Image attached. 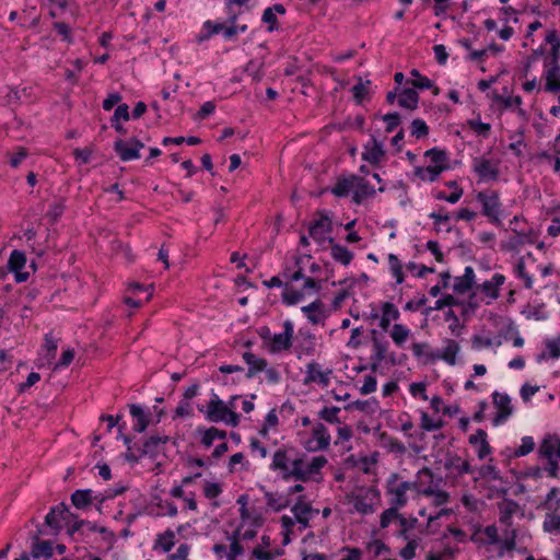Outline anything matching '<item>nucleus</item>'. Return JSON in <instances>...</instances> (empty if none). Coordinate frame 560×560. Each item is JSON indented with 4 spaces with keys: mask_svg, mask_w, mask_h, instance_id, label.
Wrapping results in <instances>:
<instances>
[{
    "mask_svg": "<svg viewBox=\"0 0 560 560\" xmlns=\"http://www.w3.org/2000/svg\"><path fill=\"white\" fill-rule=\"evenodd\" d=\"M241 12H230L224 22H214L207 20L203 22L202 27L196 36V42L201 44L209 40L211 37L218 34H222L224 40L236 42L238 34L236 32V21H238Z\"/></svg>",
    "mask_w": 560,
    "mask_h": 560,
    "instance_id": "f257e3e1",
    "label": "nucleus"
},
{
    "mask_svg": "<svg viewBox=\"0 0 560 560\" xmlns=\"http://www.w3.org/2000/svg\"><path fill=\"white\" fill-rule=\"evenodd\" d=\"M476 199L481 203V214L488 218V221L498 226L503 228V223L500 219L501 214V200L498 190H486L479 191Z\"/></svg>",
    "mask_w": 560,
    "mask_h": 560,
    "instance_id": "f03ea898",
    "label": "nucleus"
},
{
    "mask_svg": "<svg viewBox=\"0 0 560 560\" xmlns=\"http://www.w3.org/2000/svg\"><path fill=\"white\" fill-rule=\"evenodd\" d=\"M198 411L205 413L210 422H222L231 407L221 400L217 394H212V398L207 402L206 409L203 405L197 406Z\"/></svg>",
    "mask_w": 560,
    "mask_h": 560,
    "instance_id": "7ed1b4c3",
    "label": "nucleus"
},
{
    "mask_svg": "<svg viewBox=\"0 0 560 560\" xmlns=\"http://www.w3.org/2000/svg\"><path fill=\"white\" fill-rule=\"evenodd\" d=\"M67 513H69V506L65 502L51 506L49 512L46 514L44 525L49 527L50 533L54 536L60 534L63 528L62 523L67 521Z\"/></svg>",
    "mask_w": 560,
    "mask_h": 560,
    "instance_id": "20e7f679",
    "label": "nucleus"
},
{
    "mask_svg": "<svg viewBox=\"0 0 560 560\" xmlns=\"http://www.w3.org/2000/svg\"><path fill=\"white\" fill-rule=\"evenodd\" d=\"M25 265H26L25 253L22 250H19V249H14L10 254V257L8 259L7 269H8V271L14 273L16 283L25 282L30 277L28 272L22 271V269L25 267Z\"/></svg>",
    "mask_w": 560,
    "mask_h": 560,
    "instance_id": "39448f33",
    "label": "nucleus"
},
{
    "mask_svg": "<svg viewBox=\"0 0 560 560\" xmlns=\"http://www.w3.org/2000/svg\"><path fill=\"white\" fill-rule=\"evenodd\" d=\"M364 151L361 154L363 161L370 163L372 166H378L386 155L383 143L374 136L364 144Z\"/></svg>",
    "mask_w": 560,
    "mask_h": 560,
    "instance_id": "423d86ee",
    "label": "nucleus"
},
{
    "mask_svg": "<svg viewBox=\"0 0 560 560\" xmlns=\"http://www.w3.org/2000/svg\"><path fill=\"white\" fill-rule=\"evenodd\" d=\"M472 171L481 180H498L500 170L498 163L493 164L491 160L486 158H475L472 162Z\"/></svg>",
    "mask_w": 560,
    "mask_h": 560,
    "instance_id": "0eeeda50",
    "label": "nucleus"
},
{
    "mask_svg": "<svg viewBox=\"0 0 560 560\" xmlns=\"http://www.w3.org/2000/svg\"><path fill=\"white\" fill-rule=\"evenodd\" d=\"M398 479L399 474L393 472L386 481V493L392 495L389 504L392 506H396L397 510L405 506L408 502L406 492L399 487V485L396 486Z\"/></svg>",
    "mask_w": 560,
    "mask_h": 560,
    "instance_id": "6e6552de",
    "label": "nucleus"
},
{
    "mask_svg": "<svg viewBox=\"0 0 560 560\" xmlns=\"http://www.w3.org/2000/svg\"><path fill=\"white\" fill-rule=\"evenodd\" d=\"M539 455L548 460V476L551 478L559 477V464L555 458V445L551 441V435H547L540 443Z\"/></svg>",
    "mask_w": 560,
    "mask_h": 560,
    "instance_id": "1a4fd4ad",
    "label": "nucleus"
},
{
    "mask_svg": "<svg viewBox=\"0 0 560 560\" xmlns=\"http://www.w3.org/2000/svg\"><path fill=\"white\" fill-rule=\"evenodd\" d=\"M492 398L494 406L498 408V412L493 418V424L498 425L513 413V406L511 405V398L508 394L494 392Z\"/></svg>",
    "mask_w": 560,
    "mask_h": 560,
    "instance_id": "9d476101",
    "label": "nucleus"
},
{
    "mask_svg": "<svg viewBox=\"0 0 560 560\" xmlns=\"http://www.w3.org/2000/svg\"><path fill=\"white\" fill-rule=\"evenodd\" d=\"M32 547L30 558L39 559L45 558L46 560L50 559L54 556V542L51 540H42L38 538V535H32Z\"/></svg>",
    "mask_w": 560,
    "mask_h": 560,
    "instance_id": "9b49d317",
    "label": "nucleus"
},
{
    "mask_svg": "<svg viewBox=\"0 0 560 560\" xmlns=\"http://www.w3.org/2000/svg\"><path fill=\"white\" fill-rule=\"evenodd\" d=\"M287 9L282 3H276L272 7H268L264 10L261 21L267 24V31L272 33L280 28V24L277 14H285Z\"/></svg>",
    "mask_w": 560,
    "mask_h": 560,
    "instance_id": "f8f14e48",
    "label": "nucleus"
},
{
    "mask_svg": "<svg viewBox=\"0 0 560 560\" xmlns=\"http://www.w3.org/2000/svg\"><path fill=\"white\" fill-rule=\"evenodd\" d=\"M315 215L317 218L308 225V234L318 245H323L328 241L329 236L322 235L319 232L324 229V224L326 222L324 221V218L328 217V212L326 210H316Z\"/></svg>",
    "mask_w": 560,
    "mask_h": 560,
    "instance_id": "ddd939ff",
    "label": "nucleus"
},
{
    "mask_svg": "<svg viewBox=\"0 0 560 560\" xmlns=\"http://www.w3.org/2000/svg\"><path fill=\"white\" fill-rule=\"evenodd\" d=\"M475 270L471 266L465 268L464 275L455 278L453 291L456 294H465L476 285Z\"/></svg>",
    "mask_w": 560,
    "mask_h": 560,
    "instance_id": "4468645a",
    "label": "nucleus"
},
{
    "mask_svg": "<svg viewBox=\"0 0 560 560\" xmlns=\"http://www.w3.org/2000/svg\"><path fill=\"white\" fill-rule=\"evenodd\" d=\"M353 179L355 180V190L352 195V201L355 205H361L365 198L373 197L375 195L376 190L364 177L353 174Z\"/></svg>",
    "mask_w": 560,
    "mask_h": 560,
    "instance_id": "2eb2a0df",
    "label": "nucleus"
},
{
    "mask_svg": "<svg viewBox=\"0 0 560 560\" xmlns=\"http://www.w3.org/2000/svg\"><path fill=\"white\" fill-rule=\"evenodd\" d=\"M170 441L168 435H151L147 438L143 443L145 446L144 454H148V457L152 460H155L159 454L162 451V447L167 444Z\"/></svg>",
    "mask_w": 560,
    "mask_h": 560,
    "instance_id": "dca6fc26",
    "label": "nucleus"
},
{
    "mask_svg": "<svg viewBox=\"0 0 560 560\" xmlns=\"http://www.w3.org/2000/svg\"><path fill=\"white\" fill-rule=\"evenodd\" d=\"M128 407L131 417L137 420L132 428L133 431L137 433H143L150 424L151 412H145L139 405L136 404H130Z\"/></svg>",
    "mask_w": 560,
    "mask_h": 560,
    "instance_id": "f3484780",
    "label": "nucleus"
},
{
    "mask_svg": "<svg viewBox=\"0 0 560 560\" xmlns=\"http://www.w3.org/2000/svg\"><path fill=\"white\" fill-rule=\"evenodd\" d=\"M447 346L444 348L443 352L434 353V352H428V359L430 361H435L436 359H442L450 365H454L456 363V355L459 351V345L452 339H447Z\"/></svg>",
    "mask_w": 560,
    "mask_h": 560,
    "instance_id": "a211bd4d",
    "label": "nucleus"
},
{
    "mask_svg": "<svg viewBox=\"0 0 560 560\" xmlns=\"http://www.w3.org/2000/svg\"><path fill=\"white\" fill-rule=\"evenodd\" d=\"M327 242L331 250V257L343 266L350 265L354 257L353 253L346 246L337 243L334 237H328Z\"/></svg>",
    "mask_w": 560,
    "mask_h": 560,
    "instance_id": "6ab92c4d",
    "label": "nucleus"
},
{
    "mask_svg": "<svg viewBox=\"0 0 560 560\" xmlns=\"http://www.w3.org/2000/svg\"><path fill=\"white\" fill-rule=\"evenodd\" d=\"M243 360L248 365L246 377L252 378L257 373L266 370L268 362L264 358H257L253 352L246 351L243 353Z\"/></svg>",
    "mask_w": 560,
    "mask_h": 560,
    "instance_id": "aec40b11",
    "label": "nucleus"
},
{
    "mask_svg": "<svg viewBox=\"0 0 560 560\" xmlns=\"http://www.w3.org/2000/svg\"><path fill=\"white\" fill-rule=\"evenodd\" d=\"M419 100V93L415 88H405L399 91L397 102L400 107L415 110L418 108Z\"/></svg>",
    "mask_w": 560,
    "mask_h": 560,
    "instance_id": "412c9836",
    "label": "nucleus"
},
{
    "mask_svg": "<svg viewBox=\"0 0 560 560\" xmlns=\"http://www.w3.org/2000/svg\"><path fill=\"white\" fill-rule=\"evenodd\" d=\"M301 311L306 315L308 322L313 325H317L320 323L322 318H325L327 315L325 314V305L320 299H316L311 304L302 306Z\"/></svg>",
    "mask_w": 560,
    "mask_h": 560,
    "instance_id": "4be33fe9",
    "label": "nucleus"
},
{
    "mask_svg": "<svg viewBox=\"0 0 560 560\" xmlns=\"http://www.w3.org/2000/svg\"><path fill=\"white\" fill-rule=\"evenodd\" d=\"M505 282V276L502 273H494L492 279L485 281L477 288L480 289L487 296L497 300L500 296V287Z\"/></svg>",
    "mask_w": 560,
    "mask_h": 560,
    "instance_id": "5701e85b",
    "label": "nucleus"
},
{
    "mask_svg": "<svg viewBox=\"0 0 560 560\" xmlns=\"http://www.w3.org/2000/svg\"><path fill=\"white\" fill-rule=\"evenodd\" d=\"M462 458L456 453L447 452L444 463L445 469L456 468L457 475L463 476L464 474H471L474 471L472 466L468 460L462 462Z\"/></svg>",
    "mask_w": 560,
    "mask_h": 560,
    "instance_id": "b1692460",
    "label": "nucleus"
},
{
    "mask_svg": "<svg viewBox=\"0 0 560 560\" xmlns=\"http://www.w3.org/2000/svg\"><path fill=\"white\" fill-rule=\"evenodd\" d=\"M544 90L549 93L560 92V66L559 62L550 63L546 71V84Z\"/></svg>",
    "mask_w": 560,
    "mask_h": 560,
    "instance_id": "393cba45",
    "label": "nucleus"
},
{
    "mask_svg": "<svg viewBox=\"0 0 560 560\" xmlns=\"http://www.w3.org/2000/svg\"><path fill=\"white\" fill-rule=\"evenodd\" d=\"M498 508L500 523L506 526H511L512 517L518 509L517 502L512 499H504L502 502L498 503Z\"/></svg>",
    "mask_w": 560,
    "mask_h": 560,
    "instance_id": "a878e982",
    "label": "nucleus"
},
{
    "mask_svg": "<svg viewBox=\"0 0 560 560\" xmlns=\"http://www.w3.org/2000/svg\"><path fill=\"white\" fill-rule=\"evenodd\" d=\"M114 151L119 156V159L124 162L137 160L140 158V153L136 151V148H132L128 141L122 139H117L114 142Z\"/></svg>",
    "mask_w": 560,
    "mask_h": 560,
    "instance_id": "bb28decb",
    "label": "nucleus"
},
{
    "mask_svg": "<svg viewBox=\"0 0 560 560\" xmlns=\"http://www.w3.org/2000/svg\"><path fill=\"white\" fill-rule=\"evenodd\" d=\"M444 171H445L444 166H432V165H428L425 167L416 166L413 170V175L423 182L433 183V182L438 180L439 176Z\"/></svg>",
    "mask_w": 560,
    "mask_h": 560,
    "instance_id": "cd10ccee",
    "label": "nucleus"
},
{
    "mask_svg": "<svg viewBox=\"0 0 560 560\" xmlns=\"http://www.w3.org/2000/svg\"><path fill=\"white\" fill-rule=\"evenodd\" d=\"M306 376L303 381L305 385H308L314 382H318L323 386H327L329 383V378L327 376L328 373H331L329 370L327 373H323L318 370V364L316 362H311L307 364Z\"/></svg>",
    "mask_w": 560,
    "mask_h": 560,
    "instance_id": "c85d7f7f",
    "label": "nucleus"
},
{
    "mask_svg": "<svg viewBox=\"0 0 560 560\" xmlns=\"http://www.w3.org/2000/svg\"><path fill=\"white\" fill-rule=\"evenodd\" d=\"M72 505L78 510H85L93 502V491L91 489H78L70 497Z\"/></svg>",
    "mask_w": 560,
    "mask_h": 560,
    "instance_id": "c756f323",
    "label": "nucleus"
},
{
    "mask_svg": "<svg viewBox=\"0 0 560 560\" xmlns=\"http://www.w3.org/2000/svg\"><path fill=\"white\" fill-rule=\"evenodd\" d=\"M303 457L293 459L292 468L288 466V471L282 474V479L289 481L291 478H294L301 482H307L308 477L305 475V469H303Z\"/></svg>",
    "mask_w": 560,
    "mask_h": 560,
    "instance_id": "7c9ffc66",
    "label": "nucleus"
},
{
    "mask_svg": "<svg viewBox=\"0 0 560 560\" xmlns=\"http://www.w3.org/2000/svg\"><path fill=\"white\" fill-rule=\"evenodd\" d=\"M299 336H301L303 339L296 347V352L299 353V357L301 354L312 355L315 352V335L311 331H304L303 329L299 330Z\"/></svg>",
    "mask_w": 560,
    "mask_h": 560,
    "instance_id": "2f4dec72",
    "label": "nucleus"
},
{
    "mask_svg": "<svg viewBox=\"0 0 560 560\" xmlns=\"http://www.w3.org/2000/svg\"><path fill=\"white\" fill-rule=\"evenodd\" d=\"M545 40L551 45L549 51L550 63H557L560 57V35L558 31L556 28L548 30Z\"/></svg>",
    "mask_w": 560,
    "mask_h": 560,
    "instance_id": "473e14b6",
    "label": "nucleus"
},
{
    "mask_svg": "<svg viewBox=\"0 0 560 560\" xmlns=\"http://www.w3.org/2000/svg\"><path fill=\"white\" fill-rule=\"evenodd\" d=\"M373 345V355L371 357V364H370V369L372 372H376L378 370V366H380V363L385 359L386 357V351H387V348H388V342L387 341H382V340H374V342H372Z\"/></svg>",
    "mask_w": 560,
    "mask_h": 560,
    "instance_id": "72a5a7b5",
    "label": "nucleus"
},
{
    "mask_svg": "<svg viewBox=\"0 0 560 560\" xmlns=\"http://www.w3.org/2000/svg\"><path fill=\"white\" fill-rule=\"evenodd\" d=\"M174 546L175 533L167 528L164 533L158 535L153 545V550L161 549L163 552H170Z\"/></svg>",
    "mask_w": 560,
    "mask_h": 560,
    "instance_id": "f704fd0d",
    "label": "nucleus"
},
{
    "mask_svg": "<svg viewBox=\"0 0 560 560\" xmlns=\"http://www.w3.org/2000/svg\"><path fill=\"white\" fill-rule=\"evenodd\" d=\"M357 84L352 86L351 92L353 93V100L358 105H362L365 100H370L368 88L371 85V81L366 80L363 82L360 75L355 77Z\"/></svg>",
    "mask_w": 560,
    "mask_h": 560,
    "instance_id": "c9c22d12",
    "label": "nucleus"
},
{
    "mask_svg": "<svg viewBox=\"0 0 560 560\" xmlns=\"http://www.w3.org/2000/svg\"><path fill=\"white\" fill-rule=\"evenodd\" d=\"M355 180L353 174L349 177L341 176L337 179L336 185L330 189V192L338 198L347 197L352 187H354Z\"/></svg>",
    "mask_w": 560,
    "mask_h": 560,
    "instance_id": "e433bc0d",
    "label": "nucleus"
},
{
    "mask_svg": "<svg viewBox=\"0 0 560 560\" xmlns=\"http://www.w3.org/2000/svg\"><path fill=\"white\" fill-rule=\"evenodd\" d=\"M312 435L317 442V448L327 450L329 447L331 436L324 423L317 422L313 428Z\"/></svg>",
    "mask_w": 560,
    "mask_h": 560,
    "instance_id": "4c0bfd02",
    "label": "nucleus"
},
{
    "mask_svg": "<svg viewBox=\"0 0 560 560\" xmlns=\"http://www.w3.org/2000/svg\"><path fill=\"white\" fill-rule=\"evenodd\" d=\"M424 156L429 158L433 163L432 166H444L445 171L450 168L447 152L440 148H431L424 152Z\"/></svg>",
    "mask_w": 560,
    "mask_h": 560,
    "instance_id": "58836bf2",
    "label": "nucleus"
},
{
    "mask_svg": "<svg viewBox=\"0 0 560 560\" xmlns=\"http://www.w3.org/2000/svg\"><path fill=\"white\" fill-rule=\"evenodd\" d=\"M380 440L383 445L392 453L402 455L406 453V446L401 441L396 438H393L387 432H382L380 434Z\"/></svg>",
    "mask_w": 560,
    "mask_h": 560,
    "instance_id": "ea45409f",
    "label": "nucleus"
},
{
    "mask_svg": "<svg viewBox=\"0 0 560 560\" xmlns=\"http://www.w3.org/2000/svg\"><path fill=\"white\" fill-rule=\"evenodd\" d=\"M66 210V200L65 198H58L55 200L50 206L48 211L46 212V218L48 219V222L54 225L56 224L59 219L62 217L63 212Z\"/></svg>",
    "mask_w": 560,
    "mask_h": 560,
    "instance_id": "a19ab883",
    "label": "nucleus"
},
{
    "mask_svg": "<svg viewBox=\"0 0 560 560\" xmlns=\"http://www.w3.org/2000/svg\"><path fill=\"white\" fill-rule=\"evenodd\" d=\"M559 493L560 489L558 487H552L538 508L557 512L560 509V498H557Z\"/></svg>",
    "mask_w": 560,
    "mask_h": 560,
    "instance_id": "79ce46f5",
    "label": "nucleus"
},
{
    "mask_svg": "<svg viewBox=\"0 0 560 560\" xmlns=\"http://www.w3.org/2000/svg\"><path fill=\"white\" fill-rule=\"evenodd\" d=\"M292 347V339L285 337L282 332L272 336L269 351L271 353H279L284 350H289Z\"/></svg>",
    "mask_w": 560,
    "mask_h": 560,
    "instance_id": "37998d69",
    "label": "nucleus"
},
{
    "mask_svg": "<svg viewBox=\"0 0 560 560\" xmlns=\"http://www.w3.org/2000/svg\"><path fill=\"white\" fill-rule=\"evenodd\" d=\"M293 514L310 516L311 514H317L318 509H314L310 502H306V497L301 494L296 498L295 504L291 508Z\"/></svg>",
    "mask_w": 560,
    "mask_h": 560,
    "instance_id": "c03bdc74",
    "label": "nucleus"
},
{
    "mask_svg": "<svg viewBox=\"0 0 560 560\" xmlns=\"http://www.w3.org/2000/svg\"><path fill=\"white\" fill-rule=\"evenodd\" d=\"M304 290H295L292 287H290L288 283L284 285V290L281 294L282 302L288 305H295L300 303L304 299Z\"/></svg>",
    "mask_w": 560,
    "mask_h": 560,
    "instance_id": "a18cd8bd",
    "label": "nucleus"
},
{
    "mask_svg": "<svg viewBox=\"0 0 560 560\" xmlns=\"http://www.w3.org/2000/svg\"><path fill=\"white\" fill-rule=\"evenodd\" d=\"M289 457L285 450L279 448L275 452L270 469L280 471L281 475L288 471Z\"/></svg>",
    "mask_w": 560,
    "mask_h": 560,
    "instance_id": "49530a36",
    "label": "nucleus"
},
{
    "mask_svg": "<svg viewBox=\"0 0 560 560\" xmlns=\"http://www.w3.org/2000/svg\"><path fill=\"white\" fill-rule=\"evenodd\" d=\"M410 74L415 78L413 80H407L416 90H427L433 88V81L428 77L422 75L418 69H412Z\"/></svg>",
    "mask_w": 560,
    "mask_h": 560,
    "instance_id": "de8ad7c7",
    "label": "nucleus"
},
{
    "mask_svg": "<svg viewBox=\"0 0 560 560\" xmlns=\"http://www.w3.org/2000/svg\"><path fill=\"white\" fill-rule=\"evenodd\" d=\"M424 497H434V505L439 506L450 501V493L444 490H434L431 486L419 490Z\"/></svg>",
    "mask_w": 560,
    "mask_h": 560,
    "instance_id": "09e8293b",
    "label": "nucleus"
},
{
    "mask_svg": "<svg viewBox=\"0 0 560 560\" xmlns=\"http://www.w3.org/2000/svg\"><path fill=\"white\" fill-rule=\"evenodd\" d=\"M545 54V47L540 46L537 49H533L532 52L526 57L524 63L521 77L526 78L532 69L533 63L539 60L541 56Z\"/></svg>",
    "mask_w": 560,
    "mask_h": 560,
    "instance_id": "8fccbe9b",
    "label": "nucleus"
},
{
    "mask_svg": "<svg viewBox=\"0 0 560 560\" xmlns=\"http://www.w3.org/2000/svg\"><path fill=\"white\" fill-rule=\"evenodd\" d=\"M340 412V408L337 406L324 407L318 412V418L330 423V424H339L341 423L338 413Z\"/></svg>",
    "mask_w": 560,
    "mask_h": 560,
    "instance_id": "3c124183",
    "label": "nucleus"
},
{
    "mask_svg": "<svg viewBox=\"0 0 560 560\" xmlns=\"http://www.w3.org/2000/svg\"><path fill=\"white\" fill-rule=\"evenodd\" d=\"M534 447H535V443H534V440L532 436H524L522 439V444L520 447H517L516 450H514L511 454L508 455L509 458L511 457H523V456H526L527 454H529L530 452L534 451Z\"/></svg>",
    "mask_w": 560,
    "mask_h": 560,
    "instance_id": "603ef678",
    "label": "nucleus"
},
{
    "mask_svg": "<svg viewBox=\"0 0 560 560\" xmlns=\"http://www.w3.org/2000/svg\"><path fill=\"white\" fill-rule=\"evenodd\" d=\"M388 262L390 266V271L396 279V283L401 284L405 281V275L399 258L395 254H389Z\"/></svg>",
    "mask_w": 560,
    "mask_h": 560,
    "instance_id": "864d4df0",
    "label": "nucleus"
},
{
    "mask_svg": "<svg viewBox=\"0 0 560 560\" xmlns=\"http://www.w3.org/2000/svg\"><path fill=\"white\" fill-rule=\"evenodd\" d=\"M328 460L324 455L313 457L311 463L305 468V475L311 480L312 475L320 474L322 468L327 465Z\"/></svg>",
    "mask_w": 560,
    "mask_h": 560,
    "instance_id": "5fc2aeb1",
    "label": "nucleus"
},
{
    "mask_svg": "<svg viewBox=\"0 0 560 560\" xmlns=\"http://www.w3.org/2000/svg\"><path fill=\"white\" fill-rule=\"evenodd\" d=\"M544 530L547 533L560 534V515L557 512L547 513L542 524Z\"/></svg>",
    "mask_w": 560,
    "mask_h": 560,
    "instance_id": "6e6d98bb",
    "label": "nucleus"
},
{
    "mask_svg": "<svg viewBox=\"0 0 560 560\" xmlns=\"http://www.w3.org/2000/svg\"><path fill=\"white\" fill-rule=\"evenodd\" d=\"M429 131V127L423 119L416 118L410 124V135L417 139L427 137Z\"/></svg>",
    "mask_w": 560,
    "mask_h": 560,
    "instance_id": "4d7b16f0",
    "label": "nucleus"
},
{
    "mask_svg": "<svg viewBox=\"0 0 560 560\" xmlns=\"http://www.w3.org/2000/svg\"><path fill=\"white\" fill-rule=\"evenodd\" d=\"M514 273L516 275V277H518V278L524 280V287L526 289H532L533 288V279L526 272L524 257H521L517 260L516 265L514 266Z\"/></svg>",
    "mask_w": 560,
    "mask_h": 560,
    "instance_id": "13d9d810",
    "label": "nucleus"
},
{
    "mask_svg": "<svg viewBox=\"0 0 560 560\" xmlns=\"http://www.w3.org/2000/svg\"><path fill=\"white\" fill-rule=\"evenodd\" d=\"M464 302L452 294H444L441 299L436 300L433 308L436 311L443 310L444 307H453L463 305Z\"/></svg>",
    "mask_w": 560,
    "mask_h": 560,
    "instance_id": "bf43d9fd",
    "label": "nucleus"
},
{
    "mask_svg": "<svg viewBox=\"0 0 560 560\" xmlns=\"http://www.w3.org/2000/svg\"><path fill=\"white\" fill-rule=\"evenodd\" d=\"M84 520H78L75 522H72L70 523L69 521H66L65 522V525L67 527V535L78 541L79 539L75 538V534L78 533L80 536L84 537L85 536V530H84Z\"/></svg>",
    "mask_w": 560,
    "mask_h": 560,
    "instance_id": "052dcab7",
    "label": "nucleus"
},
{
    "mask_svg": "<svg viewBox=\"0 0 560 560\" xmlns=\"http://www.w3.org/2000/svg\"><path fill=\"white\" fill-rule=\"evenodd\" d=\"M410 330L401 324H395L390 331V337L395 345L401 346L409 336Z\"/></svg>",
    "mask_w": 560,
    "mask_h": 560,
    "instance_id": "680f3d73",
    "label": "nucleus"
},
{
    "mask_svg": "<svg viewBox=\"0 0 560 560\" xmlns=\"http://www.w3.org/2000/svg\"><path fill=\"white\" fill-rule=\"evenodd\" d=\"M492 100L495 103H501L504 108H510V107H512V105L521 106V104H522V97L520 95L503 96V95H500L497 91H493Z\"/></svg>",
    "mask_w": 560,
    "mask_h": 560,
    "instance_id": "e2e57ef3",
    "label": "nucleus"
},
{
    "mask_svg": "<svg viewBox=\"0 0 560 560\" xmlns=\"http://www.w3.org/2000/svg\"><path fill=\"white\" fill-rule=\"evenodd\" d=\"M74 160L78 165H84L90 163L92 154H93V148L92 147H85L83 149L75 148L72 152Z\"/></svg>",
    "mask_w": 560,
    "mask_h": 560,
    "instance_id": "0e129e2a",
    "label": "nucleus"
},
{
    "mask_svg": "<svg viewBox=\"0 0 560 560\" xmlns=\"http://www.w3.org/2000/svg\"><path fill=\"white\" fill-rule=\"evenodd\" d=\"M467 125L471 130H474L478 136L487 138L491 131V125L488 122H482L476 119L467 120Z\"/></svg>",
    "mask_w": 560,
    "mask_h": 560,
    "instance_id": "69168bd1",
    "label": "nucleus"
},
{
    "mask_svg": "<svg viewBox=\"0 0 560 560\" xmlns=\"http://www.w3.org/2000/svg\"><path fill=\"white\" fill-rule=\"evenodd\" d=\"M194 415V410L189 400L182 398L178 406L174 410L173 419L187 418Z\"/></svg>",
    "mask_w": 560,
    "mask_h": 560,
    "instance_id": "338daca9",
    "label": "nucleus"
},
{
    "mask_svg": "<svg viewBox=\"0 0 560 560\" xmlns=\"http://www.w3.org/2000/svg\"><path fill=\"white\" fill-rule=\"evenodd\" d=\"M386 124L385 131L393 132L401 122V116L398 112L388 113L381 117Z\"/></svg>",
    "mask_w": 560,
    "mask_h": 560,
    "instance_id": "774afa93",
    "label": "nucleus"
}]
</instances>
